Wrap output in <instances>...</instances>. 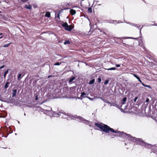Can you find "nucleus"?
<instances>
[{
    "label": "nucleus",
    "instance_id": "nucleus-1",
    "mask_svg": "<svg viewBox=\"0 0 157 157\" xmlns=\"http://www.w3.org/2000/svg\"><path fill=\"white\" fill-rule=\"evenodd\" d=\"M95 125L100 128L104 132L108 133L109 131L116 133L115 136H119L128 139L129 140L135 142L136 144L143 146L145 142L140 139H137L130 136L129 134H127L123 132L116 131L113 129L110 128L108 125L102 123H96Z\"/></svg>",
    "mask_w": 157,
    "mask_h": 157
},
{
    "label": "nucleus",
    "instance_id": "nucleus-2",
    "mask_svg": "<svg viewBox=\"0 0 157 157\" xmlns=\"http://www.w3.org/2000/svg\"><path fill=\"white\" fill-rule=\"evenodd\" d=\"M50 109L48 110V113L47 114L49 115L50 116H53L56 117H59L62 118L67 119V120L73 119V118H76L78 119L79 121L83 122L85 123H87L88 121L85 120L82 117L80 116L75 117L71 116L69 114L66 113L63 110L59 111L57 113H55L54 111L52 110L51 108H50Z\"/></svg>",
    "mask_w": 157,
    "mask_h": 157
},
{
    "label": "nucleus",
    "instance_id": "nucleus-3",
    "mask_svg": "<svg viewBox=\"0 0 157 157\" xmlns=\"http://www.w3.org/2000/svg\"><path fill=\"white\" fill-rule=\"evenodd\" d=\"M143 146L148 149H151L155 152H157V146L155 145H151L150 144L145 143V144Z\"/></svg>",
    "mask_w": 157,
    "mask_h": 157
},
{
    "label": "nucleus",
    "instance_id": "nucleus-4",
    "mask_svg": "<svg viewBox=\"0 0 157 157\" xmlns=\"http://www.w3.org/2000/svg\"><path fill=\"white\" fill-rule=\"evenodd\" d=\"M62 26L66 30L70 31L71 29L73 28L74 26L71 25H68V24L66 23L62 24Z\"/></svg>",
    "mask_w": 157,
    "mask_h": 157
},
{
    "label": "nucleus",
    "instance_id": "nucleus-5",
    "mask_svg": "<svg viewBox=\"0 0 157 157\" xmlns=\"http://www.w3.org/2000/svg\"><path fill=\"white\" fill-rule=\"evenodd\" d=\"M70 13L71 15H74L76 13V12L75 10L73 9H71L70 10Z\"/></svg>",
    "mask_w": 157,
    "mask_h": 157
},
{
    "label": "nucleus",
    "instance_id": "nucleus-6",
    "mask_svg": "<svg viewBox=\"0 0 157 157\" xmlns=\"http://www.w3.org/2000/svg\"><path fill=\"white\" fill-rule=\"evenodd\" d=\"M17 90H13L12 91V97H15L17 94Z\"/></svg>",
    "mask_w": 157,
    "mask_h": 157
},
{
    "label": "nucleus",
    "instance_id": "nucleus-7",
    "mask_svg": "<svg viewBox=\"0 0 157 157\" xmlns=\"http://www.w3.org/2000/svg\"><path fill=\"white\" fill-rule=\"evenodd\" d=\"M25 7L27 9L30 10L32 8V6L30 5H26L25 6Z\"/></svg>",
    "mask_w": 157,
    "mask_h": 157
},
{
    "label": "nucleus",
    "instance_id": "nucleus-8",
    "mask_svg": "<svg viewBox=\"0 0 157 157\" xmlns=\"http://www.w3.org/2000/svg\"><path fill=\"white\" fill-rule=\"evenodd\" d=\"M127 98L126 97L124 98L121 101V103L122 105H123L125 104V102L126 101Z\"/></svg>",
    "mask_w": 157,
    "mask_h": 157
},
{
    "label": "nucleus",
    "instance_id": "nucleus-9",
    "mask_svg": "<svg viewBox=\"0 0 157 157\" xmlns=\"http://www.w3.org/2000/svg\"><path fill=\"white\" fill-rule=\"evenodd\" d=\"M133 75L134 76L136 77L137 79H138V80H139V81L141 83H142V81L140 79V78L138 76L136 75V74H133Z\"/></svg>",
    "mask_w": 157,
    "mask_h": 157
},
{
    "label": "nucleus",
    "instance_id": "nucleus-10",
    "mask_svg": "<svg viewBox=\"0 0 157 157\" xmlns=\"http://www.w3.org/2000/svg\"><path fill=\"white\" fill-rule=\"evenodd\" d=\"M112 105L115 106L118 108H120V105L116 104V103H113Z\"/></svg>",
    "mask_w": 157,
    "mask_h": 157
},
{
    "label": "nucleus",
    "instance_id": "nucleus-11",
    "mask_svg": "<svg viewBox=\"0 0 157 157\" xmlns=\"http://www.w3.org/2000/svg\"><path fill=\"white\" fill-rule=\"evenodd\" d=\"M86 94L84 92L81 93L80 97H82V98L81 99H82L83 98H84L85 97H84V96Z\"/></svg>",
    "mask_w": 157,
    "mask_h": 157
},
{
    "label": "nucleus",
    "instance_id": "nucleus-12",
    "mask_svg": "<svg viewBox=\"0 0 157 157\" xmlns=\"http://www.w3.org/2000/svg\"><path fill=\"white\" fill-rule=\"evenodd\" d=\"M75 78L74 77H71L69 81V83H71V82L75 79Z\"/></svg>",
    "mask_w": 157,
    "mask_h": 157
},
{
    "label": "nucleus",
    "instance_id": "nucleus-13",
    "mask_svg": "<svg viewBox=\"0 0 157 157\" xmlns=\"http://www.w3.org/2000/svg\"><path fill=\"white\" fill-rule=\"evenodd\" d=\"M142 84L143 86H144L145 87H148V88H151V86L150 85H145L143 82L142 83Z\"/></svg>",
    "mask_w": 157,
    "mask_h": 157
},
{
    "label": "nucleus",
    "instance_id": "nucleus-14",
    "mask_svg": "<svg viewBox=\"0 0 157 157\" xmlns=\"http://www.w3.org/2000/svg\"><path fill=\"white\" fill-rule=\"evenodd\" d=\"M94 81H95V80L94 79H93L92 80H90L89 82V84L90 85H91L92 84H93L94 82Z\"/></svg>",
    "mask_w": 157,
    "mask_h": 157
},
{
    "label": "nucleus",
    "instance_id": "nucleus-15",
    "mask_svg": "<svg viewBox=\"0 0 157 157\" xmlns=\"http://www.w3.org/2000/svg\"><path fill=\"white\" fill-rule=\"evenodd\" d=\"M109 22L110 23H113L114 24H116L117 23H118V22H117V21L115 20H112L111 22Z\"/></svg>",
    "mask_w": 157,
    "mask_h": 157
},
{
    "label": "nucleus",
    "instance_id": "nucleus-16",
    "mask_svg": "<svg viewBox=\"0 0 157 157\" xmlns=\"http://www.w3.org/2000/svg\"><path fill=\"white\" fill-rule=\"evenodd\" d=\"M116 68L115 67H112L110 68H108L107 69L108 70H115Z\"/></svg>",
    "mask_w": 157,
    "mask_h": 157
},
{
    "label": "nucleus",
    "instance_id": "nucleus-17",
    "mask_svg": "<svg viewBox=\"0 0 157 157\" xmlns=\"http://www.w3.org/2000/svg\"><path fill=\"white\" fill-rule=\"evenodd\" d=\"M8 73V70H7L5 71L4 73V77L5 78L7 74Z\"/></svg>",
    "mask_w": 157,
    "mask_h": 157
},
{
    "label": "nucleus",
    "instance_id": "nucleus-18",
    "mask_svg": "<svg viewBox=\"0 0 157 157\" xmlns=\"http://www.w3.org/2000/svg\"><path fill=\"white\" fill-rule=\"evenodd\" d=\"M9 84V82H7L6 83V84H5V89H6L8 87Z\"/></svg>",
    "mask_w": 157,
    "mask_h": 157
},
{
    "label": "nucleus",
    "instance_id": "nucleus-19",
    "mask_svg": "<svg viewBox=\"0 0 157 157\" xmlns=\"http://www.w3.org/2000/svg\"><path fill=\"white\" fill-rule=\"evenodd\" d=\"M100 99L102 100L104 102H106L107 103H109V102H108V101L105 99H104L103 98H101Z\"/></svg>",
    "mask_w": 157,
    "mask_h": 157
},
{
    "label": "nucleus",
    "instance_id": "nucleus-20",
    "mask_svg": "<svg viewBox=\"0 0 157 157\" xmlns=\"http://www.w3.org/2000/svg\"><path fill=\"white\" fill-rule=\"evenodd\" d=\"M88 11L90 13H91L92 12V8L90 7L88 9Z\"/></svg>",
    "mask_w": 157,
    "mask_h": 157
},
{
    "label": "nucleus",
    "instance_id": "nucleus-21",
    "mask_svg": "<svg viewBox=\"0 0 157 157\" xmlns=\"http://www.w3.org/2000/svg\"><path fill=\"white\" fill-rule=\"evenodd\" d=\"M126 23L129 24L130 25H131L132 26H136V24H133V23H128L126 22Z\"/></svg>",
    "mask_w": 157,
    "mask_h": 157
},
{
    "label": "nucleus",
    "instance_id": "nucleus-22",
    "mask_svg": "<svg viewBox=\"0 0 157 157\" xmlns=\"http://www.w3.org/2000/svg\"><path fill=\"white\" fill-rule=\"evenodd\" d=\"M70 44V42L68 40H67V41H65L64 43V44Z\"/></svg>",
    "mask_w": 157,
    "mask_h": 157
},
{
    "label": "nucleus",
    "instance_id": "nucleus-23",
    "mask_svg": "<svg viewBox=\"0 0 157 157\" xmlns=\"http://www.w3.org/2000/svg\"><path fill=\"white\" fill-rule=\"evenodd\" d=\"M11 43H10L8 44H5L3 46V47H7L10 44H11Z\"/></svg>",
    "mask_w": 157,
    "mask_h": 157
},
{
    "label": "nucleus",
    "instance_id": "nucleus-24",
    "mask_svg": "<svg viewBox=\"0 0 157 157\" xmlns=\"http://www.w3.org/2000/svg\"><path fill=\"white\" fill-rule=\"evenodd\" d=\"M18 1L19 2H21L20 1L23 2H27L28 1V0H18Z\"/></svg>",
    "mask_w": 157,
    "mask_h": 157
},
{
    "label": "nucleus",
    "instance_id": "nucleus-25",
    "mask_svg": "<svg viewBox=\"0 0 157 157\" xmlns=\"http://www.w3.org/2000/svg\"><path fill=\"white\" fill-rule=\"evenodd\" d=\"M46 16L49 17H50V14L49 13H47L45 15Z\"/></svg>",
    "mask_w": 157,
    "mask_h": 157
},
{
    "label": "nucleus",
    "instance_id": "nucleus-26",
    "mask_svg": "<svg viewBox=\"0 0 157 157\" xmlns=\"http://www.w3.org/2000/svg\"><path fill=\"white\" fill-rule=\"evenodd\" d=\"M21 76V74H20L18 77V80H20V77Z\"/></svg>",
    "mask_w": 157,
    "mask_h": 157
},
{
    "label": "nucleus",
    "instance_id": "nucleus-27",
    "mask_svg": "<svg viewBox=\"0 0 157 157\" xmlns=\"http://www.w3.org/2000/svg\"><path fill=\"white\" fill-rule=\"evenodd\" d=\"M61 63H59V62H57L54 65H59Z\"/></svg>",
    "mask_w": 157,
    "mask_h": 157
},
{
    "label": "nucleus",
    "instance_id": "nucleus-28",
    "mask_svg": "<svg viewBox=\"0 0 157 157\" xmlns=\"http://www.w3.org/2000/svg\"><path fill=\"white\" fill-rule=\"evenodd\" d=\"M108 82H109V80H106L105 81V82H104V84L105 85H106L108 83Z\"/></svg>",
    "mask_w": 157,
    "mask_h": 157
},
{
    "label": "nucleus",
    "instance_id": "nucleus-29",
    "mask_svg": "<svg viewBox=\"0 0 157 157\" xmlns=\"http://www.w3.org/2000/svg\"><path fill=\"white\" fill-rule=\"evenodd\" d=\"M101 79L100 78H98V82L100 83L101 82Z\"/></svg>",
    "mask_w": 157,
    "mask_h": 157
},
{
    "label": "nucleus",
    "instance_id": "nucleus-30",
    "mask_svg": "<svg viewBox=\"0 0 157 157\" xmlns=\"http://www.w3.org/2000/svg\"><path fill=\"white\" fill-rule=\"evenodd\" d=\"M137 99H138V97H136L135 98H134V102H135L136 101V100H137Z\"/></svg>",
    "mask_w": 157,
    "mask_h": 157
},
{
    "label": "nucleus",
    "instance_id": "nucleus-31",
    "mask_svg": "<svg viewBox=\"0 0 157 157\" xmlns=\"http://www.w3.org/2000/svg\"><path fill=\"white\" fill-rule=\"evenodd\" d=\"M4 67H5L4 65L2 66H1L0 67V69H2Z\"/></svg>",
    "mask_w": 157,
    "mask_h": 157
},
{
    "label": "nucleus",
    "instance_id": "nucleus-32",
    "mask_svg": "<svg viewBox=\"0 0 157 157\" xmlns=\"http://www.w3.org/2000/svg\"><path fill=\"white\" fill-rule=\"evenodd\" d=\"M116 66L117 67H120V65L119 64H116Z\"/></svg>",
    "mask_w": 157,
    "mask_h": 157
},
{
    "label": "nucleus",
    "instance_id": "nucleus-33",
    "mask_svg": "<svg viewBox=\"0 0 157 157\" xmlns=\"http://www.w3.org/2000/svg\"><path fill=\"white\" fill-rule=\"evenodd\" d=\"M149 101V99L148 98H147L146 100V102H148Z\"/></svg>",
    "mask_w": 157,
    "mask_h": 157
},
{
    "label": "nucleus",
    "instance_id": "nucleus-34",
    "mask_svg": "<svg viewBox=\"0 0 157 157\" xmlns=\"http://www.w3.org/2000/svg\"><path fill=\"white\" fill-rule=\"evenodd\" d=\"M38 100L37 96H36V100Z\"/></svg>",
    "mask_w": 157,
    "mask_h": 157
},
{
    "label": "nucleus",
    "instance_id": "nucleus-35",
    "mask_svg": "<svg viewBox=\"0 0 157 157\" xmlns=\"http://www.w3.org/2000/svg\"><path fill=\"white\" fill-rule=\"evenodd\" d=\"M57 17H58L59 18V13H58V14Z\"/></svg>",
    "mask_w": 157,
    "mask_h": 157
},
{
    "label": "nucleus",
    "instance_id": "nucleus-36",
    "mask_svg": "<svg viewBox=\"0 0 157 157\" xmlns=\"http://www.w3.org/2000/svg\"><path fill=\"white\" fill-rule=\"evenodd\" d=\"M129 38H131V39H137V38H132V37H130Z\"/></svg>",
    "mask_w": 157,
    "mask_h": 157
},
{
    "label": "nucleus",
    "instance_id": "nucleus-37",
    "mask_svg": "<svg viewBox=\"0 0 157 157\" xmlns=\"http://www.w3.org/2000/svg\"><path fill=\"white\" fill-rule=\"evenodd\" d=\"M3 34L2 33H0V35H3Z\"/></svg>",
    "mask_w": 157,
    "mask_h": 157
},
{
    "label": "nucleus",
    "instance_id": "nucleus-38",
    "mask_svg": "<svg viewBox=\"0 0 157 157\" xmlns=\"http://www.w3.org/2000/svg\"><path fill=\"white\" fill-rule=\"evenodd\" d=\"M0 100L1 101H3L2 99H1V98H0Z\"/></svg>",
    "mask_w": 157,
    "mask_h": 157
},
{
    "label": "nucleus",
    "instance_id": "nucleus-39",
    "mask_svg": "<svg viewBox=\"0 0 157 157\" xmlns=\"http://www.w3.org/2000/svg\"><path fill=\"white\" fill-rule=\"evenodd\" d=\"M87 98H88L89 99H91V98H90V97H87Z\"/></svg>",
    "mask_w": 157,
    "mask_h": 157
},
{
    "label": "nucleus",
    "instance_id": "nucleus-40",
    "mask_svg": "<svg viewBox=\"0 0 157 157\" xmlns=\"http://www.w3.org/2000/svg\"><path fill=\"white\" fill-rule=\"evenodd\" d=\"M141 28L140 29V33H141Z\"/></svg>",
    "mask_w": 157,
    "mask_h": 157
},
{
    "label": "nucleus",
    "instance_id": "nucleus-41",
    "mask_svg": "<svg viewBox=\"0 0 157 157\" xmlns=\"http://www.w3.org/2000/svg\"><path fill=\"white\" fill-rule=\"evenodd\" d=\"M2 37V36L0 37V39H1Z\"/></svg>",
    "mask_w": 157,
    "mask_h": 157
},
{
    "label": "nucleus",
    "instance_id": "nucleus-42",
    "mask_svg": "<svg viewBox=\"0 0 157 157\" xmlns=\"http://www.w3.org/2000/svg\"><path fill=\"white\" fill-rule=\"evenodd\" d=\"M50 77H51V76H48V78H49Z\"/></svg>",
    "mask_w": 157,
    "mask_h": 157
},
{
    "label": "nucleus",
    "instance_id": "nucleus-43",
    "mask_svg": "<svg viewBox=\"0 0 157 157\" xmlns=\"http://www.w3.org/2000/svg\"><path fill=\"white\" fill-rule=\"evenodd\" d=\"M90 26H91V24H90Z\"/></svg>",
    "mask_w": 157,
    "mask_h": 157
},
{
    "label": "nucleus",
    "instance_id": "nucleus-44",
    "mask_svg": "<svg viewBox=\"0 0 157 157\" xmlns=\"http://www.w3.org/2000/svg\"><path fill=\"white\" fill-rule=\"evenodd\" d=\"M1 98V95H0V98Z\"/></svg>",
    "mask_w": 157,
    "mask_h": 157
},
{
    "label": "nucleus",
    "instance_id": "nucleus-45",
    "mask_svg": "<svg viewBox=\"0 0 157 157\" xmlns=\"http://www.w3.org/2000/svg\"><path fill=\"white\" fill-rule=\"evenodd\" d=\"M98 5H101V4H99Z\"/></svg>",
    "mask_w": 157,
    "mask_h": 157
}]
</instances>
